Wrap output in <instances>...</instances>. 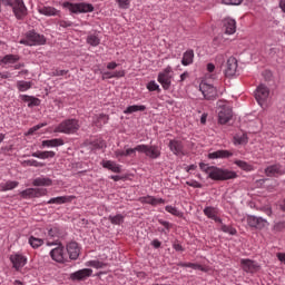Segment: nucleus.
Listing matches in <instances>:
<instances>
[{
  "label": "nucleus",
  "mask_w": 285,
  "mask_h": 285,
  "mask_svg": "<svg viewBox=\"0 0 285 285\" xmlns=\"http://www.w3.org/2000/svg\"><path fill=\"white\" fill-rule=\"evenodd\" d=\"M199 168L200 170H203V173H206V175H208L209 179H213L214 181H226L228 179L237 178V173L235 171L222 169L215 166H208V164L205 163H200Z\"/></svg>",
  "instance_id": "nucleus-1"
},
{
  "label": "nucleus",
  "mask_w": 285,
  "mask_h": 285,
  "mask_svg": "<svg viewBox=\"0 0 285 285\" xmlns=\"http://www.w3.org/2000/svg\"><path fill=\"white\" fill-rule=\"evenodd\" d=\"M1 4L9 6L18 21H23V19L28 17V7H26V2H23V0H0V12Z\"/></svg>",
  "instance_id": "nucleus-2"
},
{
  "label": "nucleus",
  "mask_w": 285,
  "mask_h": 285,
  "mask_svg": "<svg viewBox=\"0 0 285 285\" xmlns=\"http://www.w3.org/2000/svg\"><path fill=\"white\" fill-rule=\"evenodd\" d=\"M47 246H57L56 248L50 250V257L53 259V262H57L58 264H66L68 262V253L66 252V248L61 243L59 242H47Z\"/></svg>",
  "instance_id": "nucleus-3"
},
{
  "label": "nucleus",
  "mask_w": 285,
  "mask_h": 285,
  "mask_svg": "<svg viewBox=\"0 0 285 285\" xmlns=\"http://www.w3.org/2000/svg\"><path fill=\"white\" fill-rule=\"evenodd\" d=\"M218 124L226 125L233 119V108L226 100H218Z\"/></svg>",
  "instance_id": "nucleus-4"
},
{
  "label": "nucleus",
  "mask_w": 285,
  "mask_h": 285,
  "mask_svg": "<svg viewBox=\"0 0 285 285\" xmlns=\"http://www.w3.org/2000/svg\"><path fill=\"white\" fill-rule=\"evenodd\" d=\"M79 128H81L79 120L71 118L60 122L56 127L55 132H63L65 135H75V132H77Z\"/></svg>",
  "instance_id": "nucleus-5"
},
{
  "label": "nucleus",
  "mask_w": 285,
  "mask_h": 285,
  "mask_svg": "<svg viewBox=\"0 0 285 285\" xmlns=\"http://www.w3.org/2000/svg\"><path fill=\"white\" fill-rule=\"evenodd\" d=\"M19 43L22 46H43V43H46V37L31 30L26 33V37L22 38Z\"/></svg>",
  "instance_id": "nucleus-6"
},
{
  "label": "nucleus",
  "mask_w": 285,
  "mask_h": 285,
  "mask_svg": "<svg viewBox=\"0 0 285 285\" xmlns=\"http://www.w3.org/2000/svg\"><path fill=\"white\" fill-rule=\"evenodd\" d=\"M136 153H142L149 159H159L161 157V150L157 146L137 145Z\"/></svg>",
  "instance_id": "nucleus-7"
},
{
  "label": "nucleus",
  "mask_w": 285,
  "mask_h": 285,
  "mask_svg": "<svg viewBox=\"0 0 285 285\" xmlns=\"http://www.w3.org/2000/svg\"><path fill=\"white\" fill-rule=\"evenodd\" d=\"M158 82L163 86L164 90H170L173 86V68L167 67L158 73Z\"/></svg>",
  "instance_id": "nucleus-8"
},
{
  "label": "nucleus",
  "mask_w": 285,
  "mask_h": 285,
  "mask_svg": "<svg viewBox=\"0 0 285 285\" xmlns=\"http://www.w3.org/2000/svg\"><path fill=\"white\" fill-rule=\"evenodd\" d=\"M63 8H67L70 10V12H73V14H79L82 12H92L95 10V7L90 3H72V2H65Z\"/></svg>",
  "instance_id": "nucleus-9"
},
{
  "label": "nucleus",
  "mask_w": 285,
  "mask_h": 285,
  "mask_svg": "<svg viewBox=\"0 0 285 285\" xmlns=\"http://www.w3.org/2000/svg\"><path fill=\"white\" fill-rule=\"evenodd\" d=\"M269 96H271V89H268L266 85H261L257 87L255 91V99L257 104H259L261 106H264L268 100Z\"/></svg>",
  "instance_id": "nucleus-10"
},
{
  "label": "nucleus",
  "mask_w": 285,
  "mask_h": 285,
  "mask_svg": "<svg viewBox=\"0 0 285 285\" xmlns=\"http://www.w3.org/2000/svg\"><path fill=\"white\" fill-rule=\"evenodd\" d=\"M199 90L206 99H215L217 97V89L206 81L200 82Z\"/></svg>",
  "instance_id": "nucleus-11"
},
{
  "label": "nucleus",
  "mask_w": 285,
  "mask_h": 285,
  "mask_svg": "<svg viewBox=\"0 0 285 285\" xmlns=\"http://www.w3.org/2000/svg\"><path fill=\"white\" fill-rule=\"evenodd\" d=\"M240 266L244 273H249L250 275H254V273H257V271H259V264L249 258L240 259Z\"/></svg>",
  "instance_id": "nucleus-12"
},
{
  "label": "nucleus",
  "mask_w": 285,
  "mask_h": 285,
  "mask_svg": "<svg viewBox=\"0 0 285 285\" xmlns=\"http://www.w3.org/2000/svg\"><path fill=\"white\" fill-rule=\"evenodd\" d=\"M247 224L250 228H256L257 230H262L268 226V220L257 217V216H247Z\"/></svg>",
  "instance_id": "nucleus-13"
},
{
  "label": "nucleus",
  "mask_w": 285,
  "mask_h": 285,
  "mask_svg": "<svg viewBox=\"0 0 285 285\" xmlns=\"http://www.w3.org/2000/svg\"><path fill=\"white\" fill-rule=\"evenodd\" d=\"M168 148L173 155H176V157H181V155H184V142L179 139L169 140Z\"/></svg>",
  "instance_id": "nucleus-14"
},
{
  "label": "nucleus",
  "mask_w": 285,
  "mask_h": 285,
  "mask_svg": "<svg viewBox=\"0 0 285 285\" xmlns=\"http://www.w3.org/2000/svg\"><path fill=\"white\" fill-rule=\"evenodd\" d=\"M10 262L16 271H21V268L28 264V258L22 254L17 253L10 256Z\"/></svg>",
  "instance_id": "nucleus-15"
},
{
  "label": "nucleus",
  "mask_w": 285,
  "mask_h": 285,
  "mask_svg": "<svg viewBox=\"0 0 285 285\" xmlns=\"http://www.w3.org/2000/svg\"><path fill=\"white\" fill-rule=\"evenodd\" d=\"M137 155V147L135 148H127L126 150L116 149L114 151V157L120 163H124V157H136Z\"/></svg>",
  "instance_id": "nucleus-16"
},
{
  "label": "nucleus",
  "mask_w": 285,
  "mask_h": 285,
  "mask_svg": "<svg viewBox=\"0 0 285 285\" xmlns=\"http://www.w3.org/2000/svg\"><path fill=\"white\" fill-rule=\"evenodd\" d=\"M68 259H78L79 258V253H81V249L79 248V244L77 242H70L67 244V248L65 249Z\"/></svg>",
  "instance_id": "nucleus-17"
},
{
  "label": "nucleus",
  "mask_w": 285,
  "mask_h": 285,
  "mask_svg": "<svg viewBox=\"0 0 285 285\" xmlns=\"http://www.w3.org/2000/svg\"><path fill=\"white\" fill-rule=\"evenodd\" d=\"M237 72V58L229 57L226 62L225 75L226 77H235Z\"/></svg>",
  "instance_id": "nucleus-18"
},
{
  "label": "nucleus",
  "mask_w": 285,
  "mask_h": 285,
  "mask_svg": "<svg viewBox=\"0 0 285 285\" xmlns=\"http://www.w3.org/2000/svg\"><path fill=\"white\" fill-rule=\"evenodd\" d=\"M92 276V269L91 268H83L80 271H77L70 275V278L72 281L81 282L83 279H88V277Z\"/></svg>",
  "instance_id": "nucleus-19"
},
{
  "label": "nucleus",
  "mask_w": 285,
  "mask_h": 285,
  "mask_svg": "<svg viewBox=\"0 0 285 285\" xmlns=\"http://www.w3.org/2000/svg\"><path fill=\"white\" fill-rule=\"evenodd\" d=\"M204 215L208 217V219H213L216 224H222V218H219V209L217 207L208 206L204 209Z\"/></svg>",
  "instance_id": "nucleus-20"
},
{
  "label": "nucleus",
  "mask_w": 285,
  "mask_h": 285,
  "mask_svg": "<svg viewBox=\"0 0 285 285\" xmlns=\"http://www.w3.org/2000/svg\"><path fill=\"white\" fill-rule=\"evenodd\" d=\"M265 175L266 177H279L281 175H284V169L279 164L271 165L265 168Z\"/></svg>",
  "instance_id": "nucleus-21"
},
{
  "label": "nucleus",
  "mask_w": 285,
  "mask_h": 285,
  "mask_svg": "<svg viewBox=\"0 0 285 285\" xmlns=\"http://www.w3.org/2000/svg\"><path fill=\"white\" fill-rule=\"evenodd\" d=\"M38 12L39 14H43V17H59V10L50 6H39Z\"/></svg>",
  "instance_id": "nucleus-22"
},
{
  "label": "nucleus",
  "mask_w": 285,
  "mask_h": 285,
  "mask_svg": "<svg viewBox=\"0 0 285 285\" xmlns=\"http://www.w3.org/2000/svg\"><path fill=\"white\" fill-rule=\"evenodd\" d=\"M233 157V151L220 149L208 154V159H229Z\"/></svg>",
  "instance_id": "nucleus-23"
},
{
  "label": "nucleus",
  "mask_w": 285,
  "mask_h": 285,
  "mask_svg": "<svg viewBox=\"0 0 285 285\" xmlns=\"http://www.w3.org/2000/svg\"><path fill=\"white\" fill-rule=\"evenodd\" d=\"M226 35H235L237 32V22L235 19L226 18L223 20Z\"/></svg>",
  "instance_id": "nucleus-24"
},
{
  "label": "nucleus",
  "mask_w": 285,
  "mask_h": 285,
  "mask_svg": "<svg viewBox=\"0 0 285 285\" xmlns=\"http://www.w3.org/2000/svg\"><path fill=\"white\" fill-rule=\"evenodd\" d=\"M141 204H149L150 206H159L166 204L163 198H156L155 196H146L140 198Z\"/></svg>",
  "instance_id": "nucleus-25"
},
{
  "label": "nucleus",
  "mask_w": 285,
  "mask_h": 285,
  "mask_svg": "<svg viewBox=\"0 0 285 285\" xmlns=\"http://www.w3.org/2000/svg\"><path fill=\"white\" fill-rule=\"evenodd\" d=\"M102 168L111 170V173H121V165L115 163L114 160H102Z\"/></svg>",
  "instance_id": "nucleus-26"
},
{
  "label": "nucleus",
  "mask_w": 285,
  "mask_h": 285,
  "mask_svg": "<svg viewBox=\"0 0 285 285\" xmlns=\"http://www.w3.org/2000/svg\"><path fill=\"white\" fill-rule=\"evenodd\" d=\"M21 57L19 55H6L1 60H0V66H10L12 63H17Z\"/></svg>",
  "instance_id": "nucleus-27"
},
{
  "label": "nucleus",
  "mask_w": 285,
  "mask_h": 285,
  "mask_svg": "<svg viewBox=\"0 0 285 285\" xmlns=\"http://www.w3.org/2000/svg\"><path fill=\"white\" fill-rule=\"evenodd\" d=\"M58 146H63V139L53 138L50 140L42 141V148H58Z\"/></svg>",
  "instance_id": "nucleus-28"
},
{
  "label": "nucleus",
  "mask_w": 285,
  "mask_h": 285,
  "mask_svg": "<svg viewBox=\"0 0 285 285\" xmlns=\"http://www.w3.org/2000/svg\"><path fill=\"white\" fill-rule=\"evenodd\" d=\"M20 99L22 101H24L26 104H28V108H32V107L39 106L41 104V100H39V98H35V97L28 96V95H21Z\"/></svg>",
  "instance_id": "nucleus-29"
},
{
  "label": "nucleus",
  "mask_w": 285,
  "mask_h": 285,
  "mask_svg": "<svg viewBox=\"0 0 285 285\" xmlns=\"http://www.w3.org/2000/svg\"><path fill=\"white\" fill-rule=\"evenodd\" d=\"M194 59H195V51H193V49H189L184 52L181 63L184 66H190L193 65Z\"/></svg>",
  "instance_id": "nucleus-30"
},
{
  "label": "nucleus",
  "mask_w": 285,
  "mask_h": 285,
  "mask_svg": "<svg viewBox=\"0 0 285 285\" xmlns=\"http://www.w3.org/2000/svg\"><path fill=\"white\" fill-rule=\"evenodd\" d=\"M19 186V181L8 180L7 183H0V191L7 193V190H14Z\"/></svg>",
  "instance_id": "nucleus-31"
},
{
  "label": "nucleus",
  "mask_w": 285,
  "mask_h": 285,
  "mask_svg": "<svg viewBox=\"0 0 285 285\" xmlns=\"http://www.w3.org/2000/svg\"><path fill=\"white\" fill-rule=\"evenodd\" d=\"M32 186L39 187V186H52V179L48 177L40 176L32 181Z\"/></svg>",
  "instance_id": "nucleus-32"
},
{
  "label": "nucleus",
  "mask_w": 285,
  "mask_h": 285,
  "mask_svg": "<svg viewBox=\"0 0 285 285\" xmlns=\"http://www.w3.org/2000/svg\"><path fill=\"white\" fill-rule=\"evenodd\" d=\"M246 144H248V135L236 134L234 136V146H246Z\"/></svg>",
  "instance_id": "nucleus-33"
},
{
  "label": "nucleus",
  "mask_w": 285,
  "mask_h": 285,
  "mask_svg": "<svg viewBox=\"0 0 285 285\" xmlns=\"http://www.w3.org/2000/svg\"><path fill=\"white\" fill-rule=\"evenodd\" d=\"M68 202H72V197L70 196H58L55 198H50L47 204H57L60 206L61 204H68Z\"/></svg>",
  "instance_id": "nucleus-34"
},
{
  "label": "nucleus",
  "mask_w": 285,
  "mask_h": 285,
  "mask_svg": "<svg viewBox=\"0 0 285 285\" xmlns=\"http://www.w3.org/2000/svg\"><path fill=\"white\" fill-rule=\"evenodd\" d=\"M55 155V151H35L31 154V157H36L37 159H52Z\"/></svg>",
  "instance_id": "nucleus-35"
},
{
  "label": "nucleus",
  "mask_w": 285,
  "mask_h": 285,
  "mask_svg": "<svg viewBox=\"0 0 285 285\" xmlns=\"http://www.w3.org/2000/svg\"><path fill=\"white\" fill-rule=\"evenodd\" d=\"M146 110L145 105H134L129 106L124 110V115H132V112H144Z\"/></svg>",
  "instance_id": "nucleus-36"
},
{
  "label": "nucleus",
  "mask_w": 285,
  "mask_h": 285,
  "mask_svg": "<svg viewBox=\"0 0 285 285\" xmlns=\"http://www.w3.org/2000/svg\"><path fill=\"white\" fill-rule=\"evenodd\" d=\"M28 244L31 246V248H41L43 246L45 240L42 238H37L35 236H30L28 239Z\"/></svg>",
  "instance_id": "nucleus-37"
},
{
  "label": "nucleus",
  "mask_w": 285,
  "mask_h": 285,
  "mask_svg": "<svg viewBox=\"0 0 285 285\" xmlns=\"http://www.w3.org/2000/svg\"><path fill=\"white\" fill-rule=\"evenodd\" d=\"M179 266L181 268H193L194 271H202L203 273H206V268L202 266L200 264L195 263H179Z\"/></svg>",
  "instance_id": "nucleus-38"
},
{
  "label": "nucleus",
  "mask_w": 285,
  "mask_h": 285,
  "mask_svg": "<svg viewBox=\"0 0 285 285\" xmlns=\"http://www.w3.org/2000/svg\"><path fill=\"white\" fill-rule=\"evenodd\" d=\"M17 88L20 92H26L32 88V82L31 81H24V80H19L17 82Z\"/></svg>",
  "instance_id": "nucleus-39"
},
{
  "label": "nucleus",
  "mask_w": 285,
  "mask_h": 285,
  "mask_svg": "<svg viewBox=\"0 0 285 285\" xmlns=\"http://www.w3.org/2000/svg\"><path fill=\"white\" fill-rule=\"evenodd\" d=\"M234 164L240 168V170H245V173L253 171V165L248 164L244 160H235Z\"/></svg>",
  "instance_id": "nucleus-40"
},
{
  "label": "nucleus",
  "mask_w": 285,
  "mask_h": 285,
  "mask_svg": "<svg viewBox=\"0 0 285 285\" xmlns=\"http://www.w3.org/2000/svg\"><path fill=\"white\" fill-rule=\"evenodd\" d=\"M207 72L206 73V79H212L213 81H215V79H217V73H214L215 72V66L213 63H207Z\"/></svg>",
  "instance_id": "nucleus-41"
},
{
  "label": "nucleus",
  "mask_w": 285,
  "mask_h": 285,
  "mask_svg": "<svg viewBox=\"0 0 285 285\" xmlns=\"http://www.w3.org/2000/svg\"><path fill=\"white\" fill-rule=\"evenodd\" d=\"M165 210L169 213L170 215H174V217H184V213L177 209V207H173L170 205H167L165 207Z\"/></svg>",
  "instance_id": "nucleus-42"
},
{
  "label": "nucleus",
  "mask_w": 285,
  "mask_h": 285,
  "mask_svg": "<svg viewBox=\"0 0 285 285\" xmlns=\"http://www.w3.org/2000/svg\"><path fill=\"white\" fill-rule=\"evenodd\" d=\"M22 199H33L35 198V188H27L20 193Z\"/></svg>",
  "instance_id": "nucleus-43"
},
{
  "label": "nucleus",
  "mask_w": 285,
  "mask_h": 285,
  "mask_svg": "<svg viewBox=\"0 0 285 285\" xmlns=\"http://www.w3.org/2000/svg\"><path fill=\"white\" fill-rule=\"evenodd\" d=\"M109 222L115 226H121V224H124V215L118 214L116 216H109Z\"/></svg>",
  "instance_id": "nucleus-44"
},
{
  "label": "nucleus",
  "mask_w": 285,
  "mask_h": 285,
  "mask_svg": "<svg viewBox=\"0 0 285 285\" xmlns=\"http://www.w3.org/2000/svg\"><path fill=\"white\" fill-rule=\"evenodd\" d=\"M220 230L227 233V235H237V229L235 227L225 225L224 223H220Z\"/></svg>",
  "instance_id": "nucleus-45"
},
{
  "label": "nucleus",
  "mask_w": 285,
  "mask_h": 285,
  "mask_svg": "<svg viewBox=\"0 0 285 285\" xmlns=\"http://www.w3.org/2000/svg\"><path fill=\"white\" fill-rule=\"evenodd\" d=\"M94 124L98 127H101L106 124H108V116H106L105 114H100L97 119L94 121Z\"/></svg>",
  "instance_id": "nucleus-46"
},
{
  "label": "nucleus",
  "mask_w": 285,
  "mask_h": 285,
  "mask_svg": "<svg viewBox=\"0 0 285 285\" xmlns=\"http://www.w3.org/2000/svg\"><path fill=\"white\" fill-rule=\"evenodd\" d=\"M87 266H91V268H106V266H108V264L100 262V261H89L87 263Z\"/></svg>",
  "instance_id": "nucleus-47"
},
{
  "label": "nucleus",
  "mask_w": 285,
  "mask_h": 285,
  "mask_svg": "<svg viewBox=\"0 0 285 285\" xmlns=\"http://www.w3.org/2000/svg\"><path fill=\"white\" fill-rule=\"evenodd\" d=\"M101 40H99V37H97V35H89L87 37V43H89V46H94L97 47L99 46Z\"/></svg>",
  "instance_id": "nucleus-48"
},
{
  "label": "nucleus",
  "mask_w": 285,
  "mask_h": 285,
  "mask_svg": "<svg viewBox=\"0 0 285 285\" xmlns=\"http://www.w3.org/2000/svg\"><path fill=\"white\" fill-rule=\"evenodd\" d=\"M147 90H149V92H155V90H157L158 92L161 91L159 85H157L155 80H151L147 83Z\"/></svg>",
  "instance_id": "nucleus-49"
},
{
  "label": "nucleus",
  "mask_w": 285,
  "mask_h": 285,
  "mask_svg": "<svg viewBox=\"0 0 285 285\" xmlns=\"http://www.w3.org/2000/svg\"><path fill=\"white\" fill-rule=\"evenodd\" d=\"M130 1L131 0H116L121 10H128V8H130Z\"/></svg>",
  "instance_id": "nucleus-50"
},
{
  "label": "nucleus",
  "mask_w": 285,
  "mask_h": 285,
  "mask_svg": "<svg viewBox=\"0 0 285 285\" xmlns=\"http://www.w3.org/2000/svg\"><path fill=\"white\" fill-rule=\"evenodd\" d=\"M26 166H33L35 168H42L43 164L37 161L36 159L24 160Z\"/></svg>",
  "instance_id": "nucleus-51"
},
{
  "label": "nucleus",
  "mask_w": 285,
  "mask_h": 285,
  "mask_svg": "<svg viewBox=\"0 0 285 285\" xmlns=\"http://www.w3.org/2000/svg\"><path fill=\"white\" fill-rule=\"evenodd\" d=\"M35 197H46L48 195V189L46 188H33Z\"/></svg>",
  "instance_id": "nucleus-52"
},
{
  "label": "nucleus",
  "mask_w": 285,
  "mask_h": 285,
  "mask_svg": "<svg viewBox=\"0 0 285 285\" xmlns=\"http://www.w3.org/2000/svg\"><path fill=\"white\" fill-rule=\"evenodd\" d=\"M222 3L224 6H242V3H244V0H223Z\"/></svg>",
  "instance_id": "nucleus-53"
},
{
  "label": "nucleus",
  "mask_w": 285,
  "mask_h": 285,
  "mask_svg": "<svg viewBox=\"0 0 285 285\" xmlns=\"http://www.w3.org/2000/svg\"><path fill=\"white\" fill-rule=\"evenodd\" d=\"M46 126V124H39L33 126L32 128H30L28 130V135H35V132H37V130H40V128H43Z\"/></svg>",
  "instance_id": "nucleus-54"
},
{
  "label": "nucleus",
  "mask_w": 285,
  "mask_h": 285,
  "mask_svg": "<svg viewBox=\"0 0 285 285\" xmlns=\"http://www.w3.org/2000/svg\"><path fill=\"white\" fill-rule=\"evenodd\" d=\"M53 77H63V75H68V70H60V69H56L52 72Z\"/></svg>",
  "instance_id": "nucleus-55"
},
{
  "label": "nucleus",
  "mask_w": 285,
  "mask_h": 285,
  "mask_svg": "<svg viewBox=\"0 0 285 285\" xmlns=\"http://www.w3.org/2000/svg\"><path fill=\"white\" fill-rule=\"evenodd\" d=\"M126 76V72L124 70H120V71H114L112 72V78L114 79H119L121 77H125Z\"/></svg>",
  "instance_id": "nucleus-56"
},
{
  "label": "nucleus",
  "mask_w": 285,
  "mask_h": 285,
  "mask_svg": "<svg viewBox=\"0 0 285 285\" xmlns=\"http://www.w3.org/2000/svg\"><path fill=\"white\" fill-rule=\"evenodd\" d=\"M187 185L190 186L191 188H202V183L197 180L188 181Z\"/></svg>",
  "instance_id": "nucleus-57"
},
{
  "label": "nucleus",
  "mask_w": 285,
  "mask_h": 285,
  "mask_svg": "<svg viewBox=\"0 0 285 285\" xmlns=\"http://www.w3.org/2000/svg\"><path fill=\"white\" fill-rule=\"evenodd\" d=\"M158 222H159V224H160L161 226H164V227L166 228V230H170V228H173V224H170V223H168V222H166V220L159 219Z\"/></svg>",
  "instance_id": "nucleus-58"
},
{
  "label": "nucleus",
  "mask_w": 285,
  "mask_h": 285,
  "mask_svg": "<svg viewBox=\"0 0 285 285\" xmlns=\"http://www.w3.org/2000/svg\"><path fill=\"white\" fill-rule=\"evenodd\" d=\"M59 26H60L61 28H70V26H72V22L66 21V20H61V21L59 22Z\"/></svg>",
  "instance_id": "nucleus-59"
},
{
  "label": "nucleus",
  "mask_w": 285,
  "mask_h": 285,
  "mask_svg": "<svg viewBox=\"0 0 285 285\" xmlns=\"http://www.w3.org/2000/svg\"><path fill=\"white\" fill-rule=\"evenodd\" d=\"M173 248H175L179 253H184V246L179 243H174Z\"/></svg>",
  "instance_id": "nucleus-60"
},
{
  "label": "nucleus",
  "mask_w": 285,
  "mask_h": 285,
  "mask_svg": "<svg viewBox=\"0 0 285 285\" xmlns=\"http://www.w3.org/2000/svg\"><path fill=\"white\" fill-rule=\"evenodd\" d=\"M48 235H49V237H57V235H58L57 228L49 229Z\"/></svg>",
  "instance_id": "nucleus-61"
},
{
  "label": "nucleus",
  "mask_w": 285,
  "mask_h": 285,
  "mask_svg": "<svg viewBox=\"0 0 285 285\" xmlns=\"http://www.w3.org/2000/svg\"><path fill=\"white\" fill-rule=\"evenodd\" d=\"M105 79H114L112 72L110 71L102 72V80L105 81Z\"/></svg>",
  "instance_id": "nucleus-62"
},
{
  "label": "nucleus",
  "mask_w": 285,
  "mask_h": 285,
  "mask_svg": "<svg viewBox=\"0 0 285 285\" xmlns=\"http://www.w3.org/2000/svg\"><path fill=\"white\" fill-rule=\"evenodd\" d=\"M276 257L279 262H282L283 264H285V253H277Z\"/></svg>",
  "instance_id": "nucleus-63"
},
{
  "label": "nucleus",
  "mask_w": 285,
  "mask_h": 285,
  "mask_svg": "<svg viewBox=\"0 0 285 285\" xmlns=\"http://www.w3.org/2000/svg\"><path fill=\"white\" fill-rule=\"evenodd\" d=\"M1 79H10L12 77L11 72L4 71L0 73Z\"/></svg>",
  "instance_id": "nucleus-64"
}]
</instances>
